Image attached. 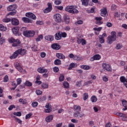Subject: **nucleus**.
I'll return each instance as SVG.
<instances>
[{"label":"nucleus","instance_id":"f257e3e1","mask_svg":"<svg viewBox=\"0 0 127 127\" xmlns=\"http://www.w3.org/2000/svg\"><path fill=\"white\" fill-rule=\"evenodd\" d=\"M27 54V51L24 49L20 48L17 50L15 52L13 53L12 56L9 57L10 59H15L18 55L21 56H24Z\"/></svg>","mask_w":127,"mask_h":127},{"label":"nucleus","instance_id":"f03ea898","mask_svg":"<svg viewBox=\"0 0 127 127\" xmlns=\"http://www.w3.org/2000/svg\"><path fill=\"white\" fill-rule=\"evenodd\" d=\"M116 40H117V33L115 31H112L111 32V35L108 37L107 43L108 44H112Z\"/></svg>","mask_w":127,"mask_h":127},{"label":"nucleus","instance_id":"7ed1b4c3","mask_svg":"<svg viewBox=\"0 0 127 127\" xmlns=\"http://www.w3.org/2000/svg\"><path fill=\"white\" fill-rule=\"evenodd\" d=\"M65 11H67L69 13H72L73 14H75V13H78L79 11L77 10V9L75 8L74 6H67L65 8Z\"/></svg>","mask_w":127,"mask_h":127},{"label":"nucleus","instance_id":"20e7f679","mask_svg":"<svg viewBox=\"0 0 127 127\" xmlns=\"http://www.w3.org/2000/svg\"><path fill=\"white\" fill-rule=\"evenodd\" d=\"M102 67L104 70H106V71H108V72L112 71V67H111V65L108 64L103 63L102 64Z\"/></svg>","mask_w":127,"mask_h":127},{"label":"nucleus","instance_id":"39448f33","mask_svg":"<svg viewBox=\"0 0 127 127\" xmlns=\"http://www.w3.org/2000/svg\"><path fill=\"white\" fill-rule=\"evenodd\" d=\"M12 31L13 34H16V35H18V36H20V35H21V33L18 32V31H19V27H14L12 28Z\"/></svg>","mask_w":127,"mask_h":127},{"label":"nucleus","instance_id":"423d86ee","mask_svg":"<svg viewBox=\"0 0 127 127\" xmlns=\"http://www.w3.org/2000/svg\"><path fill=\"white\" fill-rule=\"evenodd\" d=\"M52 10V4L51 3H48V7L44 10V13H48Z\"/></svg>","mask_w":127,"mask_h":127},{"label":"nucleus","instance_id":"0eeeda50","mask_svg":"<svg viewBox=\"0 0 127 127\" xmlns=\"http://www.w3.org/2000/svg\"><path fill=\"white\" fill-rule=\"evenodd\" d=\"M16 8H17V5L14 4L9 5L7 7V11H13Z\"/></svg>","mask_w":127,"mask_h":127},{"label":"nucleus","instance_id":"6e6552de","mask_svg":"<svg viewBox=\"0 0 127 127\" xmlns=\"http://www.w3.org/2000/svg\"><path fill=\"white\" fill-rule=\"evenodd\" d=\"M25 16L31 19H33L34 20H35V19H36V16H35L34 14L31 12L26 13L25 14Z\"/></svg>","mask_w":127,"mask_h":127},{"label":"nucleus","instance_id":"1a4fd4ad","mask_svg":"<svg viewBox=\"0 0 127 127\" xmlns=\"http://www.w3.org/2000/svg\"><path fill=\"white\" fill-rule=\"evenodd\" d=\"M54 18L56 22H57L58 23L61 22V15H60V14H56L54 16Z\"/></svg>","mask_w":127,"mask_h":127},{"label":"nucleus","instance_id":"9d476101","mask_svg":"<svg viewBox=\"0 0 127 127\" xmlns=\"http://www.w3.org/2000/svg\"><path fill=\"white\" fill-rule=\"evenodd\" d=\"M74 116L77 119H81L83 117H85V114L79 113V112H76L74 113Z\"/></svg>","mask_w":127,"mask_h":127},{"label":"nucleus","instance_id":"9b49d317","mask_svg":"<svg viewBox=\"0 0 127 127\" xmlns=\"http://www.w3.org/2000/svg\"><path fill=\"white\" fill-rule=\"evenodd\" d=\"M38 72L39 73H41V74H43V73H47L48 70L47 69L44 68V67H39L37 69Z\"/></svg>","mask_w":127,"mask_h":127},{"label":"nucleus","instance_id":"f8f14e48","mask_svg":"<svg viewBox=\"0 0 127 127\" xmlns=\"http://www.w3.org/2000/svg\"><path fill=\"white\" fill-rule=\"evenodd\" d=\"M51 48H52V49H55V50H59V49L61 48L60 47V45L57 43L53 44L51 45Z\"/></svg>","mask_w":127,"mask_h":127},{"label":"nucleus","instance_id":"ddd939ff","mask_svg":"<svg viewBox=\"0 0 127 127\" xmlns=\"http://www.w3.org/2000/svg\"><path fill=\"white\" fill-rule=\"evenodd\" d=\"M11 24L12 25H18L19 24V21L16 18H13L11 19Z\"/></svg>","mask_w":127,"mask_h":127},{"label":"nucleus","instance_id":"4468645a","mask_svg":"<svg viewBox=\"0 0 127 127\" xmlns=\"http://www.w3.org/2000/svg\"><path fill=\"white\" fill-rule=\"evenodd\" d=\"M120 81L122 83H124L125 86L127 88V79H126V77H125V76H121L120 77Z\"/></svg>","mask_w":127,"mask_h":127},{"label":"nucleus","instance_id":"2eb2a0df","mask_svg":"<svg viewBox=\"0 0 127 127\" xmlns=\"http://www.w3.org/2000/svg\"><path fill=\"white\" fill-rule=\"evenodd\" d=\"M15 68L19 71V72H22L23 71V69H22V67L20 66V64H19V63H16L14 65Z\"/></svg>","mask_w":127,"mask_h":127},{"label":"nucleus","instance_id":"dca6fc26","mask_svg":"<svg viewBox=\"0 0 127 127\" xmlns=\"http://www.w3.org/2000/svg\"><path fill=\"white\" fill-rule=\"evenodd\" d=\"M45 39L47 41H53L54 40V37L51 35H47L45 37Z\"/></svg>","mask_w":127,"mask_h":127},{"label":"nucleus","instance_id":"f3484780","mask_svg":"<svg viewBox=\"0 0 127 127\" xmlns=\"http://www.w3.org/2000/svg\"><path fill=\"white\" fill-rule=\"evenodd\" d=\"M101 59V56L99 55H96L93 57L91 58L90 60L91 61H94V60H100Z\"/></svg>","mask_w":127,"mask_h":127},{"label":"nucleus","instance_id":"a211bd4d","mask_svg":"<svg viewBox=\"0 0 127 127\" xmlns=\"http://www.w3.org/2000/svg\"><path fill=\"white\" fill-rule=\"evenodd\" d=\"M56 57L59 59H65L66 58L65 56H64V55H63V54H61V53H57Z\"/></svg>","mask_w":127,"mask_h":127},{"label":"nucleus","instance_id":"6ab92c4d","mask_svg":"<svg viewBox=\"0 0 127 127\" xmlns=\"http://www.w3.org/2000/svg\"><path fill=\"white\" fill-rule=\"evenodd\" d=\"M101 16H106V15H107V12H108V11H107V8H104L101 10Z\"/></svg>","mask_w":127,"mask_h":127},{"label":"nucleus","instance_id":"aec40b11","mask_svg":"<svg viewBox=\"0 0 127 127\" xmlns=\"http://www.w3.org/2000/svg\"><path fill=\"white\" fill-rule=\"evenodd\" d=\"M22 19L25 23H31L32 22V21L28 18L23 17Z\"/></svg>","mask_w":127,"mask_h":127},{"label":"nucleus","instance_id":"412c9836","mask_svg":"<svg viewBox=\"0 0 127 127\" xmlns=\"http://www.w3.org/2000/svg\"><path fill=\"white\" fill-rule=\"evenodd\" d=\"M122 105L123 107H124V108L123 109V111H126V110H127V101L125 100H123L122 101Z\"/></svg>","mask_w":127,"mask_h":127},{"label":"nucleus","instance_id":"4be33fe9","mask_svg":"<svg viewBox=\"0 0 127 127\" xmlns=\"http://www.w3.org/2000/svg\"><path fill=\"white\" fill-rule=\"evenodd\" d=\"M53 120V116L50 115L46 118L45 120L47 123H50Z\"/></svg>","mask_w":127,"mask_h":127},{"label":"nucleus","instance_id":"5701e85b","mask_svg":"<svg viewBox=\"0 0 127 127\" xmlns=\"http://www.w3.org/2000/svg\"><path fill=\"white\" fill-rule=\"evenodd\" d=\"M81 1L82 5L88 6V4H89V0H81Z\"/></svg>","mask_w":127,"mask_h":127},{"label":"nucleus","instance_id":"b1692460","mask_svg":"<svg viewBox=\"0 0 127 127\" xmlns=\"http://www.w3.org/2000/svg\"><path fill=\"white\" fill-rule=\"evenodd\" d=\"M55 38L56 40H61L62 39L59 32L55 34Z\"/></svg>","mask_w":127,"mask_h":127},{"label":"nucleus","instance_id":"393cba45","mask_svg":"<svg viewBox=\"0 0 127 127\" xmlns=\"http://www.w3.org/2000/svg\"><path fill=\"white\" fill-rule=\"evenodd\" d=\"M73 109L76 112H81V107L80 106L74 105Z\"/></svg>","mask_w":127,"mask_h":127},{"label":"nucleus","instance_id":"a878e982","mask_svg":"<svg viewBox=\"0 0 127 127\" xmlns=\"http://www.w3.org/2000/svg\"><path fill=\"white\" fill-rule=\"evenodd\" d=\"M60 33V35H61V38H62V37L63 38H65L66 37H67V33H66L65 32H59Z\"/></svg>","mask_w":127,"mask_h":127},{"label":"nucleus","instance_id":"bb28decb","mask_svg":"<svg viewBox=\"0 0 127 127\" xmlns=\"http://www.w3.org/2000/svg\"><path fill=\"white\" fill-rule=\"evenodd\" d=\"M95 19H96V20H97V21H98L97 22V24H102V22H101V20H102V19H103V18H102L101 17H96L95 18Z\"/></svg>","mask_w":127,"mask_h":127},{"label":"nucleus","instance_id":"cd10ccee","mask_svg":"<svg viewBox=\"0 0 127 127\" xmlns=\"http://www.w3.org/2000/svg\"><path fill=\"white\" fill-rule=\"evenodd\" d=\"M7 28L6 27H4L3 25L0 24V31H5Z\"/></svg>","mask_w":127,"mask_h":127},{"label":"nucleus","instance_id":"c85d7f7f","mask_svg":"<svg viewBox=\"0 0 127 127\" xmlns=\"http://www.w3.org/2000/svg\"><path fill=\"white\" fill-rule=\"evenodd\" d=\"M24 84L27 87H31L32 86V83L28 80L26 81Z\"/></svg>","mask_w":127,"mask_h":127},{"label":"nucleus","instance_id":"c756f323","mask_svg":"<svg viewBox=\"0 0 127 127\" xmlns=\"http://www.w3.org/2000/svg\"><path fill=\"white\" fill-rule=\"evenodd\" d=\"M81 68L84 70H89L90 69V66L87 65H82L81 66Z\"/></svg>","mask_w":127,"mask_h":127},{"label":"nucleus","instance_id":"7c9ffc66","mask_svg":"<svg viewBox=\"0 0 127 127\" xmlns=\"http://www.w3.org/2000/svg\"><path fill=\"white\" fill-rule=\"evenodd\" d=\"M89 98V95L87 93H84L83 95V99L84 101H86Z\"/></svg>","mask_w":127,"mask_h":127},{"label":"nucleus","instance_id":"2f4dec72","mask_svg":"<svg viewBox=\"0 0 127 127\" xmlns=\"http://www.w3.org/2000/svg\"><path fill=\"white\" fill-rule=\"evenodd\" d=\"M35 35V32L34 31H29L28 37H32Z\"/></svg>","mask_w":127,"mask_h":127},{"label":"nucleus","instance_id":"473e14b6","mask_svg":"<svg viewBox=\"0 0 127 127\" xmlns=\"http://www.w3.org/2000/svg\"><path fill=\"white\" fill-rule=\"evenodd\" d=\"M55 65H61V60L57 59L54 61Z\"/></svg>","mask_w":127,"mask_h":127},{"label":"nucleus","instance_id":"72a5a7b5","mask_svg":"<svg viewBox=\"0 0 127 127\" xmlns=\"http://www.w3.org/2000/svg\"><path fill=\"white\" fill-rule=\"evenodd\" d=\"M97 99L96 96H92L91 98V101L92 103H96L97 102Z\"/></svg>","mask_w":127,"mask_h":127},{"label":"nucleus","instance_id":"f704fd0d","mask_svg":"<svg viewBox=\"0 0 127 127\" xmlns=\"http://www.w3.org/2000/svg\"><path fill=\"white\" fill-rule=\"evenodd\" d=\"M99 42L100 43L103 44L105 43V39L103 38V36H99Z\"/></svg>","mask_w":127,"mask_h":127},{"label":"nucleus","instance_id":"c9c22d12","mask_svg":"<svg viewBox=\"0 0 127 127\" xmlns=\"http://www.w3.org/2000/svg\"><path fill=\"white\" fill-rule=\"evenodd\" d=\"M63 85L64 88L66 89H68L69 88V83L67 81H64L63 83Z\"/></svg>","mask_w":127,"mask_h":127},{"label":"nucleus","instance_id":"e433bc0d","mask_svg":"<svg viewBox=\"0 0 127 127\" xmlns=\"http://www.w3.org/2000/svg\"><path fill=\"white\" fill-rule=\"evenodd\" d=\"M64 19L65 21H66V23H69V22L70 21V20H69V16L65 15L64 16Z\"/></svg>","mask_w":127,"mask_h":127},{"label":"nucleus","instance_id":"4c0bfd02","mask_svg":"<svg viewBox=\"0 0 127 127\" xmlns=\"http://www.w3.org/2000/svg\"><path fill=\"white\" fill-rule=\"evenodd\" d=\"M73 59L76 60V61H80V60H82V58L79 56H74Z\"/></svg>","mask_w":127,"mask_h":127},{"label":"nucleus","instance_id":"58836bf2","mask_svg":"<svg viewBox=\"0 0 127 127\" xmlns=\"http://www.w3.org/2000/svg\"><path fill=\"white\" fill-rule=\"evenodd\" d=\"M41 87L43 89H47L48 88L49 85L47 83H43L41 84Z\"/></svg>","mask_w":127,"mask_h":127},{"label":"nucleus","instance_id":"ea45409f","mask_svg":"<svg viewBox=\"0 0 127 127\" xmlns=\"http://www.w3.org/2000/svg\"><path fill=\"white\" fill-rule=\"evenodd\" d=\"M121 48H123V45L122 44L119 43L116 45V49H117V50H119Z\"/></svg>","mask_w":127,"mask_h":127},{"label":"nucleus","instance_id":"a19ab883","mask_svg":"<svg viewBox=\"0 0 127 127\" xmlns=\"http://www.w3.org/2000/svg\"><path fill=\"white\" fill-rule=\"evenodd\" d=\"M42 39H43V36L40 35L36 39V41H40V40H42Z\"/></svg>","mask_w":127,"mask_h":127},{"label":"nucleus","instance_id":"79ce46f5","mask_svg":"<svg viewBox=\"0 0 127 127\" xmlns=\"http://www.w3.org/2000/svg\"><path fill=\"white\" fill-rule=\"evenodd\" d=\"M64 79H65V76L62 74H61L59 77L60 82H63V81H64Z\"/></svg>","mask_w":127,"mask_h":127},{"label":"nucleus","instance_id":"37998d69","mask_svg":"<svg viewBox=\"0 0 127 127\" xmlns=\"http://www.w3.org/2000/svg\"><path fill=\"white\" fill-rule=\"evenodd\" d=\"M38 106V102H33L32 103V107L33 108H36Z\"/></svg>","mask_w":127,"mask_h":127},{"label":"nucleus","instance_id":"c03bdc74","mask_svg":"<svg viewBox=\"0 0 127 127\" xmlns=\"http://www.w3.org/2000/svg\"><path fill=\"white\" fill-rule=\"evenodd\" d=\"M92 83H93V81L92 80L86 81L84 82L83 86H88V85H90V84H92Z\"/></svg>","mask_w":127,"mask_h":127},{"label":"nucleus","instance_id":"a18cd8bd","mask_svg":"<svg viewBox=\"0 0 127 127\" xmlns=\"http://www.w3.org/2000/svg\"><path fill=\"white\" fill-rule=\"evenodd\" d=\"M53 71L55 73H58V72H59V68L57 66H55L53 68Z\"/></svg>","mask_w":127,"mask_h":127},{"label":"nucleus","instance_id":"49530a36","mask_svg":"<svg viewBox=\"0 0 127 127\" xmlns=\"http://www.w3.org/2000/svg\"><path fill=\"white\" fill-rule=\"evenodd\" d=\"M5 42V39L4 38H0V44L2 45Z\"/></svg>","mask_w":127,"mask_h":127},{"label":"nucleus","instance_id":"de8ad7c7","mask_svg":"<svg viewBox=\"0 0 127 127\" xmlns=\"http://www.w3.org/2000/svg\"><path fill=\"white\" fill-rule=\"evenodd\" d=\"M13 115L14 116H16L17 117H21V113L19 112H14Z\"/></svg>","mask_w":127,"mask_h":127},{"label":"nucleus","instance_id":"09e8293b","mask_svg":"<svg viewBox=\"0 0 127 127\" xmlns=\"http://www.w3.org/2000/svg\"><path fill=\"white\" fill-rule=\"evenodd\" d=\"M117 116H118L119 117H126V114L122 113H116Z\"/></svg>","mask_w":127,"mask_h":127},{"label":"nucleus","instance_id":"8fccbe9b","mask_svg":"<svg viewBox=\"0 0 127 127\" xmlns=\"http://www.w3.org/2000/svg\"><path fill=\"white\" fill-rule=\"evenodd\" d=\"M3 22H9L10 21V18H5L2 20Z\"/></svg>","mask_w":127,"mask_h":127},{"label":"nucleus","instance_id":"3c124183","mask_svg":"<svg viewBox=\"0 0 127 127\" xmlns=\"http://www.w3.org/2000/svg\"><path fill=\"white\" fill-rule=\"evenodd\" d=\"M16 13V11H11V12H9L7 14V16H8V15H14V14H15Z\"/></svg>","mask_w":127,"mask_h":127},{"label":"nucleus","instance_id":"603ef678","mask_svg":"<svg viewBox=\"0 0 127 127\" xmlns=\"http://www.w3.org/2000/svg\"><path fill=\"white\" fill-rule=\"evenodd\" d=\"M74 67H75V64L74 63L70 64L68 67V70H71V69L74 68Z\"/></svg>","mask_w":127,"mask_h":127},{"label":"nucleus","instance_id":"864d4df0","mask_svg":"<svg viewBox=\"0 0 127 127\" xmlns=\"http://www.w3.org/2000/svg\"><path fill=\"white\" fill-rule=\"evenodd\" d=\"M61 0H56L55 1V4H56L57 5H59V4H61Z\"/></svg>","mask_w":127,"mask_h":127},{"label":"nucleus","instance_id":"5fc2aeb1","mask_svg":"<svg viewBox=\"0 0 127 127\" xmlns=\"http://www.w3.org/2000/svg\"><path fill=\"white\" fill-rule=\"evenodd\" d=\"M17 84L20 85L21 84V82H22V80H21V78H17L16 79Z\"/></svg>","mask_w":127,"mask_h":127},{"label":"nucleus","instance_id":"6e6d98bb","mask_svg":"<svg viewBox=\"0 0 127 127\" xmlns=\"http://www.w3.org/2000/svg\"><path fill=\"white\" fill-rule=\"evenodd\" d=\"M45 112L47 113H51V112H52V108H48L45 109Z\"/></svg>","mask_w":127,"mask_h":127},{"label":"nucleus","instance_id":"4d7b16f0","mask_svg":"<svg viewBox=\"0 0 127 127\" xmlns=\"http://www.w3.org/2000/svg\"><path fill=\"white\" fill-rule=\"evenodd\" d=\"M8 42L10 43H14V42H15V39H14V38H11L9 39Z\"/></svg>","mask_w":127,"mask_h":127},{"label":"nucleus","instance_id":"13d9d810","mask_svg":"<svg viewBox=\"0 0 127 127\" xmlns=\"http://www.w3.org/2000/svg\"><path fill=\"white\" fill-rule=\"evenodd\" d=\"M26 27H23L20 29V31L22 32L23 34L24 33V32H26Z\"/></svg>","mask_w":127,"mask_h":127},{"label":"nucleus","instance_id":"bf43d9fd","mask_svg":"<svg viewBox=\"0 0 127 127\" xmlns=\"http://www.w3.org/2000/svg\"><path fill=\"white\" fill-rule=\"evenodd\" d=\"M31 116H32V113H31L26 115L25 117V120H28V119H29Z\"/></svg>","mask_w":127,"mask_h":127},{"label":"nucleus","instance_id":"052dcab7","mask_svg":"<svg viewBox=\"0 0 127 127\" xmlns=\"http://www.w3.org/2000/svg\"><path fill=\"white\" fill-rule=\"evenodd\" d=\"M29 33V31H26L23 34L24 36H25L26 37H28Z\"/></svg>","mask_w":127,"mask_h":127},{"label":"nucleus","instance_id":"680f3d73","mask_svg":"<svg viewBox=\"0 0 127 127\" xmlns=\"http://www.w3.org/2000/svg\"><path fill=\"white\" fill-rule=\"evenodd\" d=\"M12 109H15V106L13 105H10L8 108V111H11L12 110Z\"/></svg>","mask_w":127,"mask_h":127},{"label":"nucleus","instance_id":"e2e57ef3","mask_svg":"<svg viewBox=\"0 0 127 127\" xmlns=\"http://www.w3.org/2000/svg\"><path fill=\"white\" fill-rule=\"evenodd\" d=\"M3 81H4V82L5 83L6 82H7V81H8V76L5 75V76L4 77Z\"/></svg>","mask_w":127,"mask_h":127},{"label":"nucleus","instance_id":"0e129e2a","mask_svg":"<svg viewBox=\"0 0 127 127\" xmlns=\"http://www.w3.org/2000/svg\"><path fill=\"white\" fill-rule=\"evenodd\" d=\"M36 94L38 96H40V95H41L42 94V91H41L40 90H36Z\"/></svg>","mask_w":127,"mask_h":127},{"label":"nucleus","instance_id":"69168bd1","mask_svg":"<svg viewBox=\"0 0 127 127\" xmlns=\"http://www.w3.org/2000/svg\"><path fill=\"white\" fill-rule=\"evenodd\" d=\"M106 25L108 27H112V26H113V24L111 22H107L106 23Z\"/></svg>","mask_w":127,"mask_h":127},{"label":"nucleus","instance_id":"338daca9","mask_svg":"<svg viewBox=\"0 0 127 127\" xmlns=\"http://www.w3.org/2000/svg\"><path fill=\"white\" fill-rule=\"evenodd\" d=\"M76 85L77 87H81V85H82V81L76 82Z\"/></svg>","mask_w":127,"mask_h":127},{"label":"nucleus","instance_id":"774afa93","mask_svg":"<svg viewBox=\"0 0 127 127\" xmlns=\"http://www.w3.org/2000/svg\"><path fill=\"white\" fill-rule=\"evenodd\" d=\"M111 8L112 10H116V9H117V5L115 4H112Z\"/></svg>","mask_w":127,"mask_h":127}]
</instances>
